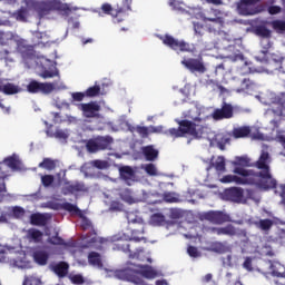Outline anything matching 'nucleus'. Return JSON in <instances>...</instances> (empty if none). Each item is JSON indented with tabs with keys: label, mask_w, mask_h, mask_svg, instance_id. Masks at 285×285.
Wrapping results in <instances>:
<instances>
[{
	"label": "nucleus",
	"mask_w": 285,
	"mask_h": 285,
	"mask_svg": "<svg viewBox=\"0 0 285 285\" xmlns=\"http://www.w3.org/2000/svg\"><path fill=\"white\" fill-rule=\"evenodd\" d=\"M271 154L267 150H262L258 160L254 164L259 171L253 169H236V171L248 176L259 190H273L277 188V179L271 173Z\"/></svg>",
	"instance_id": "nucleus-1"
},
{
	"label": "nucleus",
	"mask_w": 285,
	"mask_h": 285,
	"mask_svg": "<svg viewBox=\"0 0 285 285\" xmlns=\"http://www.w3.org/2000/svg\"><path fill=\"white\" fill-rule=\"evenodd\" d=\"M178 124V128H169L164 131L166 137H171V139H181L184 137H193V139H202L204 137V130L206 126L197 125L196 122L184 119V120H176Z\"/></svg>",
	"instance_id": "nucleus-2"
},
{
	"label": "nucleus",
	"mask_w": 285,
	"mask_h": 285,
	"mask_svg": "<svg viewBox=\"0 0 285 285\" xmlns=\"http://www.w3.org/2000/svg\"><path fill=\"white\" fill-rule=\"evenodd\" d=\"M120 279H125V282H132V284L137 285H146L142 277L146 279H155L157 277V272L153 269L150 266H136L126 267L124 269L118 271L117 273Z\"/></svg>",
	"instance_id": "nucleus-3"
},
{
	"label": "nucleus",
	"mask_w": 285,
	"mask_h": 285,
	"mask_svg": "<svg viewBox=\"0 0 285 285\" xmlns=\"http://www.w3.org/2000/svg\"><path fill=\"white\" fill-rule=\"evenodd\" d=\"M100 10L102 14L112 17L114 23H121V21H126V17L132 12V0H122L117 3L115 8L110 3H104Z\"/></svg>",
	"instance_id": "nucleus-4"
},
{
	"label": "nucleus",
	"mask_w": 285,
	"mask_h": 285,
	"mask_svg": "<svg viewBox=\"0 0 285 285\" xmlns=\"http://www.w3.org/2000/svg\"><path fill=\"white\" fill-rule=\"evenodd\" d=\"M127 220L128 230L130 232L129 239L132 242H146V237H144V233L146 230V223H144V218L132 212H129L127 213Z\"/></svg>",
	"instance_id": "nucleus-5"
},
{
	"label": "nucleus",
	"mask_w": 285,
	"mask_h": 285,
	"mask_svg": "<svg viewBox=\"0 0 285 285\" xmlns=\"http://www.w3.org/2000/svg\"><path fill=\"white\" fill-rule=\"evenodd\" d=\"M115 139L111 136H98L86 142L88 153H99L101 150H111Z\"/></svg>",
	"instance_id": "nucleus-6"
},
{
	"label": "nucleus",
	"mask_w": 285,
	"mask_h": 285,
	"mask_svg": "<svg viewBox=\"0 0 285 285\" xmlns=\"http://www.w3.org/2000/svg\"><path fill=\"white\" fill-rule=\"evenodd\" d=\"M237 170H245V169H244V167H235L234 168L235 175H240V177L235 176V175H225L219 179L220 184H233L234 183V184H237V186H255L250 176L240 174Z\"/></svg>",
	"instance_id": "nucleus-7"
},
{
	"label": "nucleus",
	"mask_w": 285,
	"mask_h": 285,
	"mask_svg": "<svg viewBox=\"0 0 285 285\" xmlns=\"http://www.w3.org/2000/svg\"><path fill=\"white\" fill-rule=\"evenodd\" d=\"M158 39L163 41L164 46L175 50V52H190V45L184 40L175 39V37L166 33L165 36H159Z\"/></svg>",
	"instance_id": "nucleus-8"
},
{
	"label": "nucleus",
	"mask_w": 285,
	"mask_h": 285,
	"mask_svg": "<svg viewBox=\"0 0 285 285\" xmlns=\"http://www.w3.org/2000/svg\"><path fill=\"white\" fill-rule=\"evenodd\" d=\"M78 110H81L85 119H99L101 105L98 101L81 102L76 105Z\"/></svg>",
	"instance_id": "nucleus-9"
},
{
	"label": "nucleus",
	"mask_w": 285,
	"mask_h": 285,
	"mask_svg": "<svg viewBox=\"0 0 285 285\" xmlns=\"http://www.w3.org/2000/svg\"><path fill=\"white\" fill-rule=\"evenodd\" d=\"M200 219H205V222H209L210 224H215L216 226H222V224L230 222V216L224 212L209 210L203 213L200 215Z\"/></svg>",
	"instance_id": "nucleus-10"
},
{
	"label": "nucleus",
	"mask_w": 285,
	"mask_h": 285,
	"mask_svg": "<svg viewBox=\"0 0 285 285\" xmlns=\"http://www.w3.org/2000/svg\"><path fill=\"white\" fill-rule=\"evenodd\" d=\"M27 90L28 92H31V95H37V92H42V95H50V92L55 90V83L31 80L27 86Z\"/></svg>",
	"instance_id": "nucleus-11"
},
{
	"label": "nucleus",
	"mask_w": 285,
	"mask_h": 285,
	"mask_svg": "<svg viewBox=\"0 0 285 285\" xmlns=\"http://www.w3.org/2000/svg\"><path fill=\"white\" fill-rule=\"evenodd\" d=\"M181 65L189 70V72H199L204 75L206 72V65H204L203 58H188L181 61Z\"/></svg>",
	"instance_id": "nucleus-12"
},
{
	"label": "nucleus",
	"mask_w": 285,
	"mask_h": 285,
	"mask_svg": "<svg viewBox=\"0 0 285 285\" xmlns=\"http://www.w3.org/2000/svg\"><path fill=\"white\" fill-rule=\"evenodd\" d=\"M24 3L29 10H36L39 17H46L51 12L47 1L24 0Z\"/></svg>",
	"instance_id": "nucleus-13"
},
{
	"label": "nucleus",
	"mask_w": 285,
	"mask_h": 285,
	"mask_svg": "<svg viewBox=\"0 0 285 285\" xmlns=\"http://www.w3.org/2000/svg\"><path fill=\"white\" fill-rule=\"evenodd\" d=\"M215 121H220V119H232L233 117V105L224 102L220 109H215L212 114Z\"/></svg>",
	"instance_id": "nucleus-14"
},
{
	"label": "nucleus",
	"mask_w": 285,
	"mask_h": 285,
	"mask_svg": "<svg viewBox=\"0 0 285 285\" xmlns=\"http://www.w3.org/2000/svg\"><path fill=\"white\" fill-rule=\"evenodd\" d=\"M75 193H88V187L81 181L66 183L62 187V195H75Z\"/></svg>",
	"instance_id": "nucleus-15"
},
{
	"label": "nucleus",
	"mask_w": 285,
	"mask_h": 285,
	"mask_svg": "<svg viewBox=\"0 0 285 285\" xmlns=\"http://www.w3.org/2000/svg\"><path fill=\"white\" fill-rule=\"evenodd\" d=\"M226 197L235 204L244 202V189L242 187H230L225 191Z\"/></svg>",
	"instance_id": "nucleus-16"
},
{
	"label": "nucleus",
	"mask_w": 285,
	"mask_h": 285,
	"mask_svg": "<svg viewBox=\"0 0 285 285\" xmlns=\"http://www.w3.org/2000/svg\"><path fill=\"white\" fill-rule=\"evenodd\" d=\"M47 4L49 6V10H57L58 12H63V14H70L72 9L69 8L67 3H62L60 0H48Z\"/></svg>",
	"instance_id": "nucleus-17"
},
{
	"label": "nucleus",
	"mask_w": 285,
	"mask_h": 285,
	"mask_svg": "<svg viewBox=\"0 0 285 285\" xmlns=\"http://www.w3.org/2000/svg\"><path fill=\"white\" fill-rule=\"evenodd\" d=\"M32 258L38 266H46L48 264V259H50V254L46 252V249H35Z\"/></svg>",
	"instance_id": "nucleus-18"
},
{
	"label": "nucleus",
	"mask_w": 285,
	"mask_h": 285,
	"mask_svg": "<svg viewBox=\"0 0 285 285\" xmlns=\"http://www.w3.org/2000/svg\"><path fill=\"white\" fill-rule=\"evenodd\" d=\"M254 226H256L258 230H262L263 233H271V229L273 226H275V220L271 218L255 220Z\"/></svg>",
	"instance_id": "nucleus-19"
},
{
	"label": "nucleus",
	"mask_w": 285,
	"mask_h": 285,
	"mask_svg": "<svg viewBox=\"0 0 285 285\" xmlns=\"http://www.w3.org/2000/svg\"><path fill=\"white\" fill-rule=\"evenodd\" d=\"M69 268L70 265H68L66 262H59L58 264L51 266V271L60 278H63L66 275H68Z\"/></svg>",
	"instance_id": "nucleus-20"
},
{
	"label": "nucleus",
	"mask_w": 285,
	"mask_h": 285,
	"mask_svg": "<svg viewBox=\"0 0 285 285\" xmlns=\"http://www.w3.org/2000/svg\"><path fill=\"white\" fill-rule=\"evenodd\" d=\"M27 239L28 242H32L33 244H41L43 239V232L37 228H29L27 230Z\"/></svg>",
	"instance_id": "nucleus-21"
},
{
	"label": "nucleus",
	"mask_w": 285,
	"mask_h": 285,
	"mask_svg": "<svg viewBox=\"0 0 285 285\" xmlns=\"http://www.w3.org/2000/svg\"><path fill=\"white\" fill-rule=\"evenodd\" d=\"M142 155L147 161H155L159 157V150L155 149L153 145L142 147Z\"/></svg>",
	"instance_id": "nucleus-22"
},
{
	"label": "nucleus",
	"mask_w": 285,
	"mask_h": 285,
	"mask_svg": "<svg viewBox=\"0 0 285 285\" xmlns=\"http://www.w3.org/2000/svg\"><path fill=\"white\" fill-rule=\"evenodd\" d=\"M210 168H215L218 175L224 174L226 171V158H224V156H218L215 163H210L209 168H207V170H210Z\"/></svg>",
	"instance_id": "nucleus-23"
},
{
	"label": "nucleus",
	"mask_w": 285,
	"mask_h": 285,
	"mask_svg": "<svg viewBox=\"0 0 285 285\" xmlns=\"http://www.w3.org/2000/svg\"><path fill=\"white\" fill-rule=\"evenodd\" d=\"M237 10H238L239 14H243L244 17H250L253 14H257V10H255V8H253L249 4H246L242 0L237 4Z\"/></svg>",
	"instance_id": "nucleus-24"
},
{
	"label": "nucleus",
	"mask_w": 285,
	"mask_h": 285,
	"mask_svg": "<svg viewBox=\"0 0 285 285\" xmlns=\"http://www.w3.org/2000/svg\"><path fill=\"white\" fill-rule=\"evenodd\" d=\"M209 253H218V255H224V253L228 252V246L222 242H213L209 247H207Z\"/></svg>",
	"instance_id": "nucleus-25"
},
{
	"label": "nucleus",
	"mask_w": 285,
	"mask_h": 285,
	"mask_svg": "<svg viewBox=\"0 0 285 285\" xmlns=\"http://www.w3.org/2000/svg\"><path fill=\"white\" fill-rule=\"evenodd\" d=\"M30 224L32 226H46L48 224V217L43 214H32L30 216Z\"/></svg>",
	"instance_id": "nucleus-26"
},
{
	"label": "nucleus",
	"mask_w": 285,
	"mask_h": 285,
	"mask_svg": "<svg viewBox=\"0 0 285 285\" xmlns=\"http://www.w3.org/2000/svg\"><path fill=\"white\" fill-rule=\"evenodd\" d=\"M120 177L125 181H130L135 177V170L130 166H124L119 168Z\"/></svg>",
	"instance_id": "nucleus-27"
},
{
	"label": "nucleus",
	"mask_w": 285,
	"mask_h": 285,
	"mask_svg": "<svg viewBox=\"0 0 285 285\" xmlns=\"http://www.w3.org/2000/svg\"><path fill=\"white\" fill-rule=\"evenodd\" d=\"M88 262L91 266H97L98 268H101L104 266V263L101 262V255L97 252H91L88 255Z\"/></svg>",
	"instance_id": "nucleus-28"
},
{
	"label": "nucleus",
	"mask_w": 285,
	"mask_h": 285,
	"mask_svg": "<svg viewBox=\"0 0 285 285\" xmlns=\"http://www.w3.org/2000/svg\"><path fill=\"white\" fill-rule=\"evenodd\" d=\"M150 224L153 226H165L166 225V216H164V214L156 213V214L151 215Z\"/></svg>",
	"instance_id": "nucleus-29"
},
{
	"label": "nucleus",
	"mask_w": 285,
	"mask_h": 285,
	"mask_svg": "<svg viewBox=\"0 0 285 285\" xmlns=\"http://www.w3.org/2000/svg\"><path fill=\"white\" fill-rule=\"evenodd\" d=\"M233 135H234L235 139H242L244 137H248V135H250V127L235 128L233 130Z\"/></svg>",
	"instance_id": "nucleus-30"
},
{
	"label": "nucleus",
	"mask_w": 285,
	"mask_h": 285,
	"mask_svg": "<svg viewBox=\"0 0 285 285\" xmlns=\"http://www.w3.org/2000/svg\"><path fill=\"white\" fill-rule=\"evenodd\" d=\"M219 235H227L228 237H235L237 235V228L232 224L225 227H219Z\"/></svg>",
	"instance_id": "nucleus-31"
},
{
	"label": "nucleus",
	"mask_w": 285,
	"mask_h": 285,
	"mask_svg": "<svg viewBox=\"0 0 285 285\" xmlns=\"http://www.w3.org/2000/svg\"><path fill=\"white\" fill-rule=\"evenodd\" d=\"M28 4H26V7H21L16 13L14 17L17 19V21H22L26 22L28 21V12H29Z\"/></svg>",
	"instance_id": "nucleus-32"
},
{
	"label": "nucleus",
	"mask_w": 285,
	"mask_h": 285,
	"mask_svg": "<svg viewBox=\"0 0 285 285\" xmlns=\"http://www.w3.org/2000/svg\"><path fill=\"white\" fill-rule=\"evenodd\" d=\"M1 92H3V95H17V92H19V87L8 82L1 87Z\"/></svg>",
	"instance_id": "nucleus-33"
},
{
	"label": "nucleus",
	"mask_w": 285,
	"mask_h": 285,
	"mask_svg": "<svg viewBox=\"0 0 285 285\" xmlns=\"http://www.w3.org/2000/svg\"><path fill=\"white\" fill-rule=\"evenodd\" d=\"M3 164H6V166H8V168H11V170H18L19 169V159H17L13 156L4 158Z\"/></svg>",
	"instance_id": "nucleus-34"
},
{
	"label": "nucleus",
	"mask_w": 285,
	"mask_h": 285,
	"mask_svg": "<svg viewBox=\"0 0 285 285\" xmlns=\"http://www.w3.org/2000/svg\"><path fill=\"white\" fill-rule=\"evenodd\" d=\"M48 244H51V246H66V240L59 236V233H57L55 236H51L47 239Z\"/></svg>",
	"instance_id": "nucleus-35"
},
{
	"label": "nucleus",
	"mask_w": 285,
	"mask_h": 285,
	"mask_svg": "<svg viewBox=\"0 0 285 285\" xmlns=\"http://www.w3.org/2000/svg\"><path fill=\"white\" fill-rule=\"evenodd\" d=\"M120 199L127 204H135V197H132V191L130 189H124L120 191Z\"/></svg>",
	"instance_id": "nucleus-36"
},
{
	"label": "nucleus",
	"mask_w": 285,
	"mask_h": 285,
	"mask_svg": "<svg viewBox=\"0 0 285 285\" xmlns=\"http://www.w3.org/2000/svg\"><path fill=\"white\" fill-rule=\"evenodd\" d=\"M85 95L89 98L92 97H99L101 95V87L99 85H95L92 87H89L86 91Z\"/></svg>",
	"instance_id": "nucleus-37"
},
{
	"label": "nucleus",
	"mask_w": 285,
	"mask_h": 285,
	"mask_svg": "<svg viewBox=\"0 0 285 285\" xmlns=\"http://www.w3.org/2000/svg\"><path fill=\"white\" fill-rule=\"evenodd\" d=\"M61 208L62 210H67V213H73L75 215H79V213H81V209H79L77 205H72V203H63Z\"/></svg>",
	"instance_id": "nucleus-38"
},
{
	"label": "nucleus",
	"mask_w": 285,
	"mask_h": 285,
	"mask_svg": "<svg viewBox=\"0 0 285 285\" xmlns=\"http://www.w3.org/2000/svg\"><path fill=\"white\" fill-rule=\"evenodd\" d=\"M56 166L55 160L50 158H45L42 163L39 164V168H46L47 170H55Z\"/></svg>",
	"instance_id": "nucleus-39"
},
{
	"label": "nucleus",
	"mask_w": 285,
	"mask_h": 285,
	"mask_svg": "<svg viewBox=\"0 0 285 285\" xmlns=\"http://www.w3.org/2000/svg\"><path fill=\"white\" fill-rule=\"evenodd\" d=\"M41 184L45 188H50L52 184H55V176L53 175H43L41 176Z\"/></svg>",
	"instance_id": "nucleus-40"
},
{
	"label": "nucleus",
	"mask_w": 285,
	"mask_h": 285,
	"mask_svg": "<svg viewBox=\"0 0 285 285\" xmlns=\"http://www.w3.org/2000/svg\"><path fill=\"white\" fill-rule=\"evenodd\" d=\"M144 170L149 177H157V166L155 164L149 163L145 165Z\"/></svg>",
	"instance_id": "nucleus-41"
},
{
	"label": "nucleus",
	"mask_w": 285,
	"mask_h": 285,
	"mask_svg": "<svg viewBox=\"0 0 285 285\" xmlns=\"http://www.w3.org/2000/svg\"><path fill=\"white\" fill-rule=\"evenodd\" d=\"M272 28L276 32H285V21L284 20H274L272 21Z\"/></svg>",
	"instance_id": "nucleus-42"
},
{
	"label": "nucleus",
	"mask_w": 285,
	"mask_h": 285,
	"mask_svg": "<svg viewBox=\"0 0 285 285\" xmlns=\"http://www.w3.org/2000/svg\"><path fill=\"white\" fill-rule=\"evenodd\" d=\"M256 35H258V37H264L265 39H271V31L265 26L257 27Z\"/></svg>",
	"instance_id": "nucleus-43"
},
{
	"label": "nucleus",
	"mask_w": 285,
	"mask_h": 285,
	"mask_svg": "<svg viewBox=\"0 0 285 285\" xmlns=\"http://www.w3.org/2000/svg\"><path fill=\"white\" fill-rule=\"evenodd\" d=\"M234 166H250V159L246 156L236 157V160L234 161Z\"/></svg>",
	"instance_id": "nucleus-44"
},
{
	"label": "nucleus",
	"mask_w": 285,
	"mask_h": 285,
	"mask_svg": "<svg viewBox=\"0 0 285 285\" xmlns=\"http://www.w3.org/2000/svg\"><path fill=\"white\" fill-rule=\"evenodd\" d=\"M12 214L16 219H21V217L26 216V209H23V207L16 206L12 209Z\"/></svg>",
	"instance_id": "nucleus-45"
},
{
	"label": "nucleus",
	"mask_w": 285,
	"mask_h": 285,
	"mask_svg": "<svg viewBox=\"0 0 285 285\" xmlns=\"http://www.w3.org/2000/svg\"><path fill=\"white\" fill-rule=\"evenodd\" d=\"M53 137L56 139H60L62 141H66V139H68V131L63 130V129H56Z\"/></svg>",
	"instance_id": "nucleus-46"
},
{
	"label": "nucleus",
	"mask_w": 285,
	"mask_h": 285,
	"mask_svg": "<svg viewBox=\"0 0 285 285\" xmlns=\"http://www.w3.org/2000/svg\"><path fill=\"white\" fill-rule=\"evenodd\" d=\"M169 217L170 219H181L184 217V212L177 208H173L170 209Z\"/></svg>",
	"instance_id": "nucleus-47"
},
{
	"label": "nucleus",
	"mask_w": 285,
	"mask_h": 285,
	"mask_svg": "<svg viewBox=\"0 0 285 285\" xmlns=\"http://www.w3.org/2000/svg\"><path fill=\"white\" fill-rule=\"evenodd\" d=\"M187 253L189 257H194V258L202 257V253L199 252V249H197V247L193 245L188 246Z\"/></svg>",
	"instance_id": "nucleus-48"
},
{
	"label": "nucleus",
	"mask_w": 285,
	"mask_h": 285,
	"mask_svg": "<svg viewBox=\"0 0 285 285\" xmlns=\"http://www.w3.org/2000/svg\"><path fill=\"white\" fill-rule=\"evenodd\" d=\"M70 282L71 284L81 285L86 282V279H83V276L81 274H76L70 276Z\"/></svg>",
	"instance_id": "nucleus-49"
},
{
	"label": "nucleus",
	"mask_w": 285,
	"mask_h": 285,
	"mask_svg": "<svg viewBox=\"0 0 285 285\" xmlns=\"http://www.w3.org/2000/svg\"><path fill=\"white\" fill-rule=\"evenodd\" d=\"M136 132H138V135H140L142 139H146V137H148L149 135L148 127H141V126L136 127Z\"/></svg>",
	"instance_id": "nucleus-50"
},
{
	"label": "nucleus",
	"mask_w": 285,
	"mask_h": 285,
	"mask_svg": "<svg viewBox=\"0 0 285 285\" xmlns=\"http://www.w3.org/2000/svg\"><path fill=\"white\" fill-rule=\"evenodd\" d=\"M86 91L85 92H73L71 94V101H83L86 99Z\"/></svg>",
	"instance_id": "nucleus-51"
},
{
	"label": "nucleus",
	"mask_w": 285,
	"mask_h": 285,
	"mask_svg": "<svg viewBox=\"0 0 285 285\" xmlns=\"http://www.w3.org/2000/svg\"><path fill=\"white\" fill-rule=\"evenodd\" d=\"M194 30L195 35H197L198 37H204V24L199 22L194 23Z\"/></svg>",
	"instance_id": "nucleus-52"
},
{
	"label": "nucleus",
	"mask_w": 285,
	"mask_h": 285,
	"mask_svg": "<svg viewBox=\"0 0 285 285\" xmlns=\"http://www.w3.org/2000/svg\"><path fill=\"white\" fill-rule=\"evenodd\" d=\"M91 166H94V168H98L99 170H104V168H106V161L92 160Z\"/></svg>",
	"instance_id": "nucleus-53"
},
{
	"label": "nucleus",
	"mask_w": 285,
	"mask_h": 285,
	"mask_svg": "<svg viewBox=\"0 0 285 285\" xmlns=\"http://www.w3.org/2000/svg\"><path fill=\"white\" fill-rule=\"evenodd\" d=\"M252 86H255V82H253V80H250L249 78L243 79L242 87L244 88V90H248V88H250Z\"/></svg>",
	"instance_id": "nucleus-54"
},
{
	"label": "nucleus",
	"mask_w": 285,
	"mask_h": 285,
	"mask_svg": "<svg viewBox=\"0 0 285 285\" xmlns=\"http://www.w3.org/2000/svg\"><path fill=\"white\" fill-rule=\"evenodd\" d=\"M271 271H272L273 277H285V272L282 273L275 269V264H271Z\"/></svg>",
	"instance_id": "nucleus-55"
},
{
	"label": "nucleus",
	"mask_w": 285,
	"mask_h": 285,
	"mask_svg": "<svg viewBox=\"0 0 285 285\" xmlns=\"http://www.w3.org/2000/svg\"><path fill=\"white\" fill-rule=\"evenodd\" d=\"M117 246H118V250H124V253H132V250H130L129 244L118 243Z\"/></svg>",
	"instance_id": "nucleus-56"
},
{
	"label": "nucleus",
	"mask_w": 285,
	"mask_h": 285,
	"mask_svg": "<svg viewBox=\"0 0 285 285\" xmlns=\"http://www.w3.org/2000/svg\"><path fill=\"white\" fill-rule=\"evenodd\" d=\"M268 12L271 14H279V12H282V7H279V6H271V7H268Z\"/></svg>",
	"instance_id": "nucleus-57"
},
{
	"label": "nucleus",
	"mask_w": 285,
	"mask_h": 285,
	"mask_svg": "<svg viewBox=\"0 0 285 285\" xmlns=\"http://www.w3.org/2000/svg\"><path fill=\"white\" fill-rule=\"evenodd\" d=\"M244 268H246V271H253V261L250 259V257H247L245 259V262L243 263Z\"/></svg>",
	"instance_id": "nucleus-58"
},
{
	"label": "nucleus",
	"mask_w": 285,
	"mask_h": 285,
	"mask_svg": "<svg viewBox=\"0 0 285 285\" xmlns=\"http://www.w3.org/2000/svg\"><path fill=\"white\" fill-rule=\"evenodd\" d=\"M276 139L278 144H281V146L283 147V150H284L283 155L285 157V135H277Z\"/></svg>",
	"instance_id": "nucleus-59"
},
{
	"label": "nucleus",
	"mask_w": 285,
	"mask_h": 285,
	"mask_svg": "<svg viewBox=\"0 0 285 285\" xmlns=\"http://www.w3.org/2000/svg\"><path fill=\"white\" fill-rule=\"evenodd\" d=\"M56 75H57V73H55V72H52V71L46 70V71H43V72L41 73V77H42V79H52V77H56Z\"/></svg>",
	"instance_id": "nucleus-60"
},
{
	"label": "nucleus",
	"mask_w": 285,
	"mask_h": 285,
	"mask_svg": "<svg viewBox=\"0 0 285 285\" xmlns=\"http://www.w3.org/2000/svg\"><path fill=\"white\" fill-rule=\"evenodd\" d=\"M164 199L165 202H169V204L177 202V198L173 197V194L170 193L164 194Z\"/></svg>",
	"instance_id": "nucleus-61"
},
{
	"label": "nucleus",
	"mask_w": 285,
	"mask_h": 285,
	"mask_svg": "<svg viewBox=\"0 0 285 285\" xmlns=\"http://www.w3.org/2000/svg\"><path fill=\"white\" fill-rule=\"evenodd\" d=\"M278 115H285V99L281 100V109H278Z\"/></svg>",
	"instance_id": "nucleus-62"
},
{
	"label": "nucleus",
	"mask_w": 285,
	"mask_h": 285,
	"mask_svg": "<svg viewBox=\"0 0 285 285\" xmlns=\"http://www.w3.org/2000/svg\"><path fill=\"white\" fill-rule=\"evenodd\" d=\"M281 197L282 202L285 204V185H281Z\"/></svg>",
	"instance_id": "nucleus-63"
},
{
	"label": "nucleus",
	"mask_w": 285,
	"mask_h": 285,
	"mask_svg": "<svg viewBox=\"0 0 285 285\" xmlns=\"http://www.w3.org/2000/svg\"><path fill=\"white\" fill-rule=\"evenodd\" d=\"M278 239H281V242H284V239H285V230L284 229H281L278 232Z\"/></svg>",
	"instance_id": "nucleus-64"
}]
</instances>
